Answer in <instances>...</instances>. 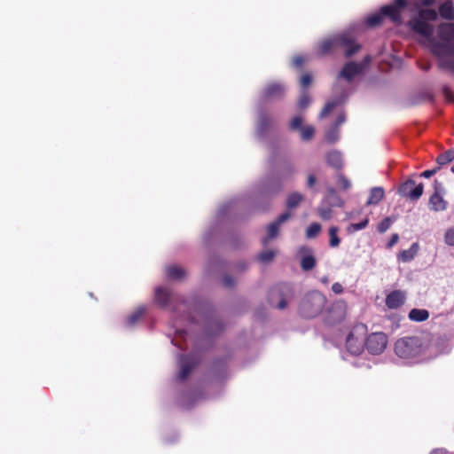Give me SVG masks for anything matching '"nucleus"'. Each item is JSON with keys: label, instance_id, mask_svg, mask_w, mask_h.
<instances>
[{"label": "nucleus", "instance_id": "f257e3e1", "mask_svg": "<svg viewBox=\"0 0 454 454\" xmlns=\"http://www.w3.org/2000/svg\"><path fill=\"white\" fill-rule=\"evenodd\" d=\"M409 5L408 0H394L392 4L382 6L379 12L368 16L366 24L371 27H378L382 24L385 17L389 18L393 23L400 24L402 12Z\"/></svg>", "mask_w": 454, "mask_h": 454}, {"label": "nucleus", "instance_id": "f03ea898", "mask_svg": "<svg viewBox=\"0 0 454 454\" xmlns=\"http://www.w3.org/2000/svg\"><path fill=\"white\" fill-rule=\"evenodd\" d=\"M418 12V17L409 20V27L415 33L424 36L430 37L434 33V27L428 21H435L438 13L435 10L430 8L415 9Z\"/></svg>", "mask_w": 454, "mask_h": 454}, {"label": "nucleus", "instance_id": "7ed1b4c3", "mask_svg": "<svg viewBox=\"0 0 454 454\" xmlns=\"http://www.w3.org/2000/svg\"><path fill=\"white\" fill-rule=\"evenodd\" d=\"M326 303L325 296L318 291H312L306 294L301 301L299 311L306 318L318 316Z\"/></svg>", "mask_w": 454, "mask_h": 454}, {"label": "nucleus", "instance_id": "20e7f679", "mask_svg": "<svg viewBox=\"0 0 454 454\" xmlns=\"http://www.w3.org/2000/svg\"><path fill=\"white\" fill-rule=\"evenodd\" d=\"M367 326L364 324L356 325L346 339L345 347L347 350L355 356H359L365 347V337Z\"/></svg>", "mask_w": 454, "mask_h": 454}, {"label": "nucleus", "instance_id": "39448f33", "mask_svg": "<svg viewBox=\"0 0 454 454\" xmlns=\"http://www.w3.org/2000/svg\"><path fill=\"white\" fill-rule=\"evenodd\" d=\"M395 352L401 358H413L421 352V340L414 336L399 339L395 344Z\"/></svg>", "mask_w": 454, "mask_h": 454}, {"label": "nucleus", "instance_id": "423d86ee", "mask_svg": "<svg viewBox=\"0 0 454 454\" xmlns=\"http://www.w3.org/2000/svg\"><path fill=\"white\" fill-rule=\"evenodd\" d=\"M335 43L338 52L343 51L345 58L348 59L355 55L361 49L355 38L348 33H340L335 35Z\"/></svg>", "mask_w": 454, "mask_h": 454}, {"label": "nucleus", "instance_id": "0eeeda50", "mask_svg": "<svg viewBox=\"0 0 454 454\" xmlns=\"http://www.w3.org/2000/svg\"><path fill=\"white\" fill-rule=\"evenodd\" d=\"M347 314V306L343 301L333 302L324 314V322L329 326L340 324Z\"/></svg>", "mask_w": 454, "mask_h": 454}, {"label": "nucleus", "instance_id": "6e6552de", "mask_svg": "<svg viewBox=\"0 0 454 454\" xmlns=\"http://www.w3.org/2000/svg\"><path fill=\"white\" fill-rule=\"evenodd\" d=\"M387 344V336L381 332L373 333L365 337V348L373 355L382 353Z\"/></svg>", "mask_w": 454, "mask_h": 454}, {"label": "nucleus", "instance_id": "1a4fd4ad", "mask_svg": "<svg viewBox=\"0 0 454 454\" xmlns=\"http://www.w3.org/2000/svg\"><path fill=\"white\" fill-rule=\"evenodd\" d=\"M371 62V57L365 56L361 63L350 61L346 63L340 72V76L348 82H351L356 75L360 74L365 67Z\"/></svg>", "mask_w": 454, "mask_h": 454}, {"label": "nucleus", "instance_id": "9d476101", "mask_svg": "<svg viewBox=\"0 0 454 454\" xmlns=\"http://www.w3.org/2000/svg\"><path fill=\"white\" fill-rule=\"evenodd\" d=\"M424 185L422 183L416 184L412 179H408L398 188V193L411 201H417L423 194Z\"/></svg>", "mask_w": 454, "mask_h": 454}, {"label": "nucleus", "instance_id": "9b49d317", "mask_svg": "<svg viewBox=\"0 0 454 454\" xmlns=\"http://www.w3.org/2000/svg\"><path fill=\"white\" fill-rule=\"evenodd\" d=\"M444 188L438 180L434 182V193L429 199V208L433 211H443L447 208V201L443 199Z\"/></svg>", "mask_w": 454, "mask_h": 454}, {"label": "nucleus", "instance_id": "f8f14e48", "mask_svg": "<svg viewBox=\"0 0 454 454\" xmlns=\"http://www.w3.org/2000/svg\"><path fill=\"white\" fill-rule=\"evenodd\" d=\"M286 92V87L284 84L277 82L268 83L263 90L262 91V100H277L281 99Z\"/></svg>", "mask_w": 454, "mask_h": 454}, {"label": "nucleus", "instance_id": "ddd939ff", "mask_svg": "<svg viewBox=\"0 0 454 454\" xmlns=\"http://www.w3.org/2000/svg\"><path fill=\"white\" fill-rule=\"evenodd\" d=\"M291 216H292V215L290 212H285V213L281 214L276 221H274L273 223H271L268 225L267 237H265L262 239V244L264 246H266L268 244L270 239H272L278 236L280 225L282 223H284L285 222H286L288 219H290Z\"/></svg>", "mask_w": 454, "mask_h": 454}, {"label": "nucleus", "instance_id": "4468645a", "mask_svg": "<svg viewBox=\"0 0 454 454\" xmlns=\"http://www.w3.org/2000/svg\"><path fill=\"white\" fill-rule=\"evenodd\" d=\"M431 51L434 56L441 58V59L446 56H454V45L448 41L434 42L432 44Z\"/></svg>", "mask_w": 454, "mask_h": 454}, {"label": "nucleus", "instance_id": "2eb2a0df", "mask_svg": "<svg viewBox=\"0 0 454 454\" xmlns=\"http://www.w3.org/2000/svg\"><path fill=\"white\" fill-rule=\"evenodd\" d=\"M299 254L302 255L301 260V268L304 271L311 270L316 266V259L313 251L307 246H302L299 249Z\"/></svg>", "mask_w": 454, "mask_h": 454}, {"label": "nucleus", "instance_id": "dca6fc26", "mask_svg": "<svg viewBox=\"0 0 454 454\" xmlns=\"http://www.w3.org/2000/svg\"><path fill=\"white\" fill-rule=\"evenodd\" d=\"M405 301V293L401 290H395L386 297V306L388 309H395L401 307Z\"/></svg>", "mask_w": 454, "mask_h": 454}, {"label": "nucleus", "instance_id": "f3484780", "mask_svg": "<svg viewBox=\"0 0 454 454\" xmlns=\"http://www.w3.org/2000/svg\"><path fill=\"white\" fill-rule=\"evenodd\" d=\"M194 366L195 362L190 356H182L180 371L177 375L178 380L181 381L186 380Z\"/></svg>", "mask_w": 454, "mask_h": 454}, {"label": "nucleus", "instance_id": "a211bd4d", "mask_svg": "<svg viewBox=\"0 0 454 454\" xmlns=\"http://www.w3.org/2000/svg\"><path fill=\"white\" fill-rule=\"evenodd\" d=\"M319 53L322 55H331L338 53L335 43V35L328 39L322 41L318 46Z\"/></svg>", "mask_w": 454, "mask_h": 454}, {"label": "nucleus", "instance_id": "6ab92c4d", "mask_svg": "<svg viewBox=\"0 0 454 454\" xmlns=\"http://www.w3.org/2000/svg\"><path fill=\"white\" fill-rule=\"evenodd\" d=\"M438 36L442 41L451 42L454 39V24H440L438 26Z\"/></svg>", "mask_w": 454, "mask_h": 454}, {"label": "nucleus", "instance_id": "aec40b11", "mask_svg": "<svg viewBox=\"0 0 454 454\" xmlns=\"http://www.w3.org/2000/svg\"><path fill=\"white\" fill-rule=\"evenodd\" d=\"M170 298L171 293L167 287H158L155 290V301L160 307H167Z\"/></svg>", "mask_w": 454, "mask_h": 454}, {"label": "nucleus", "instance_id": "412c9836", "mask_svg": "<svg viewBox=\"0 0 454 454\" xmlns=\"http://www.w3.org/2000/svg\"><path fill=\"white\" fill-rule=\"evenodd\" d=\"M437 13L444 20H454V7L452 2L447 0L446 2L440 4Z\"/></svg>", "mask_w": 454, "mask_h": 454}, {"label": "nucleus", "instance_id": "4be33fe9", "mask_svg": "<svg viewBox=\"0 0 454 454\" xmlns=\"http://www.w3.org/2000/svg\"><path fill=\"white\" fill-rule=\"evenodd\" d=\"M419 248V244L413 243L409 249L403 250L398 254V260L403 262H411L418 254Z\"/></svg>", "mask_w": 454, "mask_h": 454}, {"label": "nucleus", "instance_id": "5701e85b", "mask_svg": "<svg viewBox=\"0 0 454 454\" xmlns=\"http://www.w3.org/2000/svg\"><path fill=\"white\" fill-rule=\"evenodd\" d=\"M326 161L329 166L333 168L340 169L342 168V156L337 151H332L328 153L326 156Z\"/></svg>", "mask_w": 454, "mask_h": 454}, {"label": "nucleus", "instance_id": "b1692460", "mask_svg": "<svg viewBox=\"0 0 454 454\" xmlns=\"http://www.w3.org/2000/svg\"><path fill=\"white\" fill-rule=\"evenodd\" d=\"M385 192L381 187H374L371 190L370 196L366 201V205H376L384 198Z\"/></svg>", "mask_w": 454, "mask_h": 454}, {"label": "nucleus", "instance_id": "393cba45", "mask_svg": "<svg viewBox=\"0 0 454 454\" xmlns=\"http://www.w3.org/2000/svg\"><path fill=\"white\" fill-rule=\"evenodd\" d=\"M429 317V312L424 309H412L409 312V318L414 322H424Z\"/></svg>", "mask_w": 454, "mask_h": 454}, {"label": "nucleus", "instance_id": "a878e982", "mask_svg": "<svg viewBox=\"0 0 454 454\" xmlns=\"http://www.w3.org/2000/svg\"><path fill=\"white\" fill-rule=\"evenodd\" d=\"M166 274L169 278L175 280H179L185 277L184 270L177 265H171L167 267Z\"/></svg>", "mask_w": 454, "mask_h": 454}, {"label": "nucleus", "instance_id": "bb28decb", "mask_svg": "<svg viewBox=\"0 0 454 454\" xmlns=\"http://www.w3.org/2000/svg\"><path fill=\"white\" fill-rule=\"evenodd\" d=\"M145 308L140 306L136 309V310L131 313L126 319V324L128 326L135 325L145 314Z\"/></svg>", "mask_w": 454, "mask_h": 454}, {"label": "nucleus", "instance_id": "cd10ccee", "mask_svg": "<svg viewBox=\"0 0 454 454\" xmlns=\"http://www.w3.org/2000/svg\"><path fill=\"white\" fill-rule=\"evenodd\" d=\"M339 228L337 226H332L328 230L329 234V246L331 247H338L340 244V239L338 236Z\"/></svg>", "mask_w": 454, "mask_h": 454}, {"label": "nucleus", "instance_id": "c85d7f7f", "mask_svg": "<svg viewBox=\"0 0 454 454\" xmlns=\"http://www.w3.org/2000/svg\"><path fill=\"white\" fill-rule=\"evenodd\" d=\"M317 213L319 217L324 221H328L333 217L332 207L325 205V202H322L318 206Z\"/></svg>", "mask_w": 454, "mask_h": 454}, {"label": "nucleus", "instance_id": "c756f323", "mask_svg": "<svg viewBox=\"0 0 454 454\" xmlns=\"http://www.w3.org/2000/svg\"><path fill=\"white\" fill-rule=\"evenodd\" d=\"M454 160V149H450L439 154L436 158V162L439 165H445Z\"/></svg>", "mask_w": 454, "mask_h": 454}, {"label": "nucleus", "instance_id": "7c9ffc66", "mask_svg": "<svg viewBox=\"0 0 454 454\" xmlns=\"http://www.w3.org/2000/svg\"><path fill=\"white\" fill-rule=\"evenodd\" d=\"M303 200V197L299 192H293L291 193L286 200V207L289 209L296 207Z\"/></svg>", "mask_w": 454, "mask_h": 454}, {"label": "nucleus", "instance_id": "2f4dec72", "mask_svg": "<svg viewBox=\"0 0 454 454\" xmlns=\"http://www.w3.org/2000/svg\"><path fill=\"white\" fill-rule=\"evenodd\" d=\"M338 105H339V102L337 100H333V101L327 102L325 105V106L323 107V109L321 110V112L319 114V118L323 119V118L327 117Z\"/></svg>", "mask_w": 454, "mask_h": 454}, {"label": "nucleus", "instance_id": "473e14b6", "mask_svg": "<svg viewBox=\"0 0 454 454\" xmlns=\"http://www.w3.org/2000/svg\"><path fill=\"white\" fill-rule=\"evenodd\" d=\"M271 120L265 114H262L259 117L258 121V130L261 133H263L267 130V129L270 126Z\"/></svg>", "mask_w": 454, "mask_h": 454}, {"label": "nucleus", "instance_id": "72a5a7b5", "mask_svg": "<svg viewBox=\"0 0 454 454\" xmlns=\"http://www.w3.org/2000/svg\"><path fill=\"white\" fill-rule=\"evenodd\" d=\"M321 231V225L317 223H312L306 231V237L308 239L316 238Z\"/></svg>", "mask_w": 454, "mask_h": 454}, {"label": "nucleus", "instance_id": "f704fd0d", "mask_svg": "<svg viewBox=\"0 0 454 454\" xmlns=\"http://www.w3.org/2000/svg\"><path fill=\"white\" fill-rule=\"evenodd\" d=\"M301 139L304 141L310 140L315 133V129L313 126H304L300 129Z\"/></svg>", "mask_w": 454, "mask_h": 454}, {"label": "nucleus", "instance_id": "c9c22d12", "mask_svg": "<svg viewBox=\"0 0 454 454\" xmlns=\"http://www.w3.org/2000/svg\"><path fill=\"white\" fill-rule=\"evenodd\" d=\"M368 223H369L368 218H365L357 223H350L347 228V231L348 233H354L356 231L364 229L368 225Z\"/></svg>", "mask_w": 454, "mask_h": 454}, {"label": "nucleus", "instance_id": "e433bc0d", "mask_svg": "<svg viewBox=\"0 0 454 454\" xmlns=\"http://www.w3.org/2000/svg\"><path fill=\"white\" fill-rule=\"evenodd\" d=\"M339 129L335 126H332V128L325 133V140L328 143H334L338 140L339 137Z\"/></svg>", "mask_w": 454, "mask_h": 454}, {"label": "nucleus", "instance_id": "4c0bfd02", "mask_svg": "<svg viewBox=\"0 0 454 454\" xmlns=\"http://www.w3.org/2000/svg\"><path fill=\"white\" fill-rule=\"evenodd\" d=\"M311 98L308 92L303 91L298 100V107L300 109L307 108L310 104Z\"/></svg>", "mask_w": 454, "mask_h": 454}, {"label": "nucleus", "instance_id": "58836bf2", "mask_svg": "<svg viewBox=\"0 0 454 454\" xmlns=\"http://www.w3.org/2000/svg\"><path fill=\"white\" fill-rule=\"evenodd\" d=\"M275 254L273 250H265L258 254V260L262 262H270L274 259Z\"/></svg>", "mask_w": 454, "mask_h": 454}, {"label": "nucleus", "instance_id": "ea45409f", "mask_svg": "<svg viewBox=\"0 0 454 454\" xmlns=\"http://www.w3.org/2000/svg\"><path fill=\"white\" fill-rule=\"evenodd\" d=\"M337 178L338 184L342 190L347 191L351 187V182L343 174L339 173Z\"/></svg>", "mask_w": 454, "mask_h": 454}, {"label": "nucleus", "instance_id": "a19ab883", "mask_svg": "<svg viewBox=\"0 0 454 454\" xmlns=\"http://www.w3.org/2000/svg\"><path fill=\"white\" fill-rule=\"evenodd\" d=\"M439 67L448 69L454 73V60L450 59H442L439 61Z\"/></svg>", "mask_w": 454, "mask_h": 454}, {"label": "nucleus", "instance_id": "79ce46f5", "mask_svg": "<svg viewBox=\"0 0 454 454\" xmlns=\"http://www.w3.org/2000/svg\"><path fill=\"white\" fill-rule=\"evenodd\" d=\"M392 223V221L389 217L384 218L378 225V231L380 233L386 232Z\"/></svg>", "mask_w": 454, "mask_h": 454}, {"label": "nucleus", "instance_id": "37998d69", "mask_svg": "<svg viewBox=\"0 0 454 454\" xmlns=\"http://www.w3.org/2000/svg\"><path fill=\"white\" fill-rule=\"evenodd\" d=\"M444 241L448 246L454 247V227L445 231Z\"/></svg>", "mask_w": 454, "mask_h": 454}, {"label": "nucleus", "instance_id": "c03bdc74", "mask_svg": "<svg viewBox=\"0 0 454 454\" xmlns=\"http://www.w3.org/2000/svg\"><path fill=\"white\" fill-rule=\"evenodd\" d=\"M312 82V77L309 74H303L300 78V85L302 89L308 88Z\"/></svg>", "mask_w": 454, "mask_h": 454}, {"label": "nucleus", "instance_id": "a18cd8bd", "mask_svg": "<svg viewBox=\"0 0 454 454\" xmlns=\"http://www.w3.org/2000/svg\"><path fill=\"white\" fill-rule=\"evenodd\" d=\"M302 118L301 116H295L290 122V129L293 130L300 129L301 128Z\"/></svg>", "mask_w": 454, "mask_h": 454}, {"label": "nucleus", "instance_id": "49530a36", "mask_svg": "<svg viewBox=\"0 0 454 454\" xmlns=\"http://www.w3.org/2000/svg\"><path fill=\"white\" fill-rule=\"evenodd\" d=\"M436 0H422L420 3H415L413 4L414 9H419V7H429L434 4Z\"/></svg>", "mask_w": 454, "mask_h": 454}, {"label": "nucleus", "instance_id": "de8ad7c7", "mask_svg": "<svg viewBox=\"0 0 454 454\" xmlns=\"http://www.w3.org/2000/svg\"><path fill=\"white\" fill-rule=\"evenodd\" d=\"M223 284L226 287H232L234 286V280L231 276L225 275L223 278Z\"/></svg>", "mask_w": 454, "mask_h": 454}, {"label": "nucleus", "instance_id": "09e8293b", "mask_svg": "<svg viewBox=\"0 0 454 454\" xmlns=\"http://www.w3.org/2000/svg\"><path fill=\"white\" fill-rule=\"evenodd\" d=\"M304 63V59L302 56H295L293 59V66L295 67H301Z\"/></svg>", "mask_w": 454, "mask_h": 454}, {"label": "nucleus", "instance_id": "8fccbe9b", "mask_svg": "<svg viewBox=\"0 0 454 454\" xmlns=\"http://www.w3.org/2000/svg\"><path fill=\"white\" fill-rule=\"evenodd\" d=\"M399 240V235L397 233L392 234L388 243L387 244V247L390 248L394 247Z\"/></svg>", "mask_w": 454, "mask_h": 454}, {"label": "nucleus", "instance_id": "3c124183", "mask_svg": "<svg viewBox=\"0 0 454 454\" xmlns=\"http://www.w3.org/2000/svg\"><path fill=\"white\" fill-rule=\"evenodd\" d=\"M438 170H439V168H435L433 169H427V170H425L424 172H422L420 176L425 178H429L433 175H434Z\"/></svg>", "mask_w": 454, "mask_h": 454}, {"label": "nucleus", "instance_id": "603ef678", "mask_svg": "<svg viewBox=\"0 0 454 454\" xmlns=\"http://www.w3.org/2000/svg\"><path fill=\"white\" fill-rule=\"evenodd\" d=\"M332 290L334 294H340L343 292V287L340 283L336 282L333 284Z\"/></svg>", "mask_w": 454, "mask_h": 454}, {"label": "nucleus", "instance_id": "864d4df0", "mask_svg": "<svg viewBox=\"0 0 454 454\" xmlns=\"http://www.w3.org/2000/svg\"><path fill=\"white\" fill-rule=\"evenodd\" d=\"M345 121V115L344 114H340L336 121H334V123L333 124V126H335L336 128L339 129V127Z\"/></svg>", "mask_w": 454, "mask_h": 454}, {"label": "nucleus", "instance_id": "5fc2aeb1", "mask_svg": "<svg viewBox=\"0 0 454 454\" xmlns=\"http://www.w3.org/2000/svg\"><path fill=\"white\" fill-rule=\"evenodd\" d=\"M279 289H280V294L283 296L284 295V292H286V293H292V288L289 285H282L279 286Z\"/></svg>", "mask_w": 454, "mask_h": 454}, {"label": "nucleus", "instance_id": "6e6d98bb", "mask_svg": "<svg viewBox=\"0 0 454 454\" xmlns=\"http://www.w3.org/2000/svg\"><path fill=\"white\" fill-rule=\"evenodd\" d=\"M316 184V177L314 175H309L308 176V186L309 188H312Z\"/></svg>", "mask_w": 454, "mask_h": 454}, {"label": "nucleus", "instance_id": "4d7b16f0", "mask_svg": "<svg viewBox=\"0 0 454 454\" xmlns=\"http://www.w3.org/2000/svg\"><path fill=\"white\" fill-rule=\"evenodd\" d=\"M286 306H287V302H286V299L284 297H282V299L279 301V302L278 304V309H284L286 308Z\"/></svg>", "mask_w": 454, "mask_h": 454}, {"label": "nucleus", "instance_id": "13d9d810", "mask_svg": "<svg viewBox=\"0 0 454 454\" xmlns=\"http://www.w3.org/2000/svg\"><path fill=\"white\" fill-rule=\"evenodd\" d=\"M293 172H294V169H293L292 168H288L286 169V174H287L288 176H291V175L293 174Z\"/></svg>", "mask_w": 454, "mask_h": 454}, {"label": "nucleus", "instance_id": "bf43d9fd", "mask_svg": "<svg viewBox=\"0 0 454 454\" xmlns=\"http://www.w3.org/2000/svg\"><path fill=\"white\" fill-rule=\"evenodd\" d=\"M421 68H422L423 70H425V71H427V70H429L430 66H429V65H426V66L422 67Z\"/></svg>", "mask_w": 454, "mask_h": 454}, {"label": "nucleus", "instance_id": "052dcab7", "mask_svg": "<svg viewBox=\"0 0 454 454\" xmlns=\"http://www.w3.org/2000/svg\"><path fill=\"white\" fill-rule=\"evenodd\" d=\"M444 91H445V95L448 96V89L447 88L444 89Z\"/></svg>", "mask_w": 454, "mask_h": 454}, {"label": "nucleus", "instance_id": "680f3d73", "mask_svg": "<svg viewBox=\"0 0 454 454\" xmlns=\"http://www.w3.org/2000/svg\"><path fill=\"white\" fill-rule=\"evenodd\" d=\"M451 171L454 173V166L451 167Z\"/></svg>", "mask_w": 454, "mask_h": 454}]
</instances>
